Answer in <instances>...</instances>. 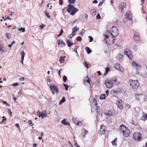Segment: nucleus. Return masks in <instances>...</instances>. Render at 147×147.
Instances as JSON below:
<instances>
[{"label":"nucleus","mask_w":147,"mask_h":147,"mask_svg":"<svg viewBox=\"0 0 147 147\" xmlns=\"http://www.w3.org/2000/svg\"><path fill=\"white\" fill-rule=\"evenodd\" d=\"M129 82L131 86L133 89H137L139 86V82L137 80H129Z\"/></svg>","instance_id":"4"},{"label":"nucleus","mask_w":147,"mask_h":147,"mask_svg":"<svg viewBox=\"0 0 147 147\" xmlns=\"http://www.w3.org/2000/svg\"><path fill=\"white\" fill-rule=\"evenodd\" d=\"M8 112H9V113L11 115V117H12V113L11 112V110H10V109H8Z\"/></svg>","instance_id":"63"},{"label":"nucleus","mask_w":147,"mask_h":147,"mask_svg":"<svg viewBox=\"0 0 147 147\" xmlns=\"http://www.w3.org/2000/svg\"><path fill=\"white\" fill-rule=\"evenodd\" d=\"M63 85L65 87V89L66 90H67L68 88V86L65 84H63Z\"/></svg>","instance_id":"44"},{"label":"nucleus","mask_w":147,"mask_h":147,"mask_svg":"<svg viewBox=\"0 0 147 147\" xmlns=\"http://www.w3.org/2000/svg\"><path fill=\"white\" fill-rule=\"evenodd\" d=\"M126 18L127 19V20H132V16L129 12H126Z\"/></svg>","instance_id":"18"},{"label":"nucleus","mask_w":147,"mask_h":147,"mask_svg":"<svg viewBox=\"0 0 147 147\" xmlns=\"http://www.w3.org/2000/svg\"><path fill=\"white\" fill-rule=\"evenodd\" d=\"M115 68L117 69L121 72H123V70L122 68L120 67V64L116 63L115 64Z\"/></svg>","instance_id":"14"},{"label":"nucleus","mask_w":147,"mask_h":147,"mask_svg":"<svg viewBox=\"0 0 147 147\" xmlns=\"http://www.w3.org/2000/svg\"><path fill=\"white\" fill-rule=\"evenodd\" d=\"M142 76L144 78H146L147 77V74L145 73H143L142 75Z\"/></svg>","instance_id":"43"},{"label":"nucleus","mask_w":147,"mask_h":147,"mask_svg":"<svg viewBox=\"0 0 147 147\" xmlns=\"http://www.w3.org/2000/svg\"><path fill=\"white\" fill-rule=\"evenodd\" d=\"M61 123L62 124H64L65 125H69V123L66 121L65 119H64L63 120L61 121Z\"/></svg>","instance_id":"24"},{"label":"nucleus","mask_w":147,"mask_h":147,"mask_svg":"<svg viewBox=\"0 0 147 147\" xmlns=\"http://www.w3.org/2000/svg\"><path fill=\"white\" fill-rule=\"evenodd\" d=\"M18 30L19 31H22V32H24L25 31V28H18Z\"/></svg>","instance_id":"39"},{"label":"nucleus","mask_w":147,"mask_h":147,"mask_svg":"<svg viewBox=\"0 0 147 147\" xmlns=\"http://www.w3.org/2000/svg\"><path fill=\"white\" fill-rule=\"evenodd\" d=\"M123 133L124 136L126 137H128L130 134V131L129 129L127 128L124 130H123Z\"/></svg>","instance_id":"11"},{"label":"nucleus","mask_w":147,"mask_h":147,"mask_svg":"<svg viewBox=\"0 0 147 147\" xmlns=\"http://www.w3.org/2000/svg\"><path fill=\"white\" fill-rule=\"evenodd\" d=\"M85 49L88 54H90L92 52V50L89 47H86Z\"/></svg>","instance_id":"30"},{"label":"nucleus","mask_w":147,"mask_h":147,"mask_svg":"<svg viewBox=\"0 0 147 147\" xmlns=\"http://www.w3.org/2000/svg\"><path fill=\"white\" fill-rule=\"evenodd\" d=\"M38 116L40 117H41V118L42 119L46 117H47V114L45 111L44 112H42L41 114H39Z\"/></svg>","instance_id":"17"},{"label":"nucleus","mask_w":147,"mask_h":147,"mask_svg":"<svg viewBox=\"0 0 147 147\" xmlns=\"http://www.w3.org/2000/svg\"><path fill=\"white\" fill-rule=\"evenodd\" d=\"M63 82L65 83L66 82L67 80V78L66 76H64L63 77Z\"/></svg>","instance_id":"41"},{"label":"nucleus","mask_w":147,"mask_h":147,"mask_svg":"<svg viewBox=\"0 0 147 147\" xmlns=\"http://www.w3.org/2000/svg\"><path fill=\"white\" fill-rule=\"evenodd\" d=\"M117 79L116 78H114L110 79H107L105 81V84L107 88H112L115 83L116 84H119V82L117 81Z\"/></svg>","instance_id":"2"},{"label":"nucleus","mask_w":147,"mask_h":147,"mask_svg":"<svg viewBox=\"0 0 147 147\" xmlns=\"http://www.w3.org/2000/svg\"><path fill=\"white\" fill-rule=\"evenodd\" d=\"M82 20L83 21H86L88 19V16L86 13H84L82 14Z\"/></svg>","instance_id":"20"},{"label":"nucleus","mask_w":147,"mask_h":147,"mask_svg":"<svg viewBox=\"0 0 147 147\" xmlns=\"http://www.w3.org/2000/svg\"><path fill=\"white\" fill-rule=\"evenodd\" d=\"M15 126L18 128L20 130V126L19 125L18 123H16L15 124Z\"/></svg>","instance_id":"64"},{"label":"nucleus","mask_w":147,"mask_h":147,"mask_svg":"<svg viewBox=\"0 0 147 147\" xmlns=\"http://www.w3.org/2000/svg\"><path fill=\"white\" fill-rule=\"evenodd\" d=\"M3 102L4 104L6 105L7 106H9V104L7 103V102L6 101H3Z\"/></svg>","instance_id":"52"},{"label":"nucleus","mask_w":147,"mask_h":147,"mask_svg":"<svg viewBox=\"0 0 147 147\" xmlns=\"http://www.w3.org/2000/svg\"><path fill=\"white\" fill-rule=\"evenodd\" d=\"M110 69L109 67H107L105 69V71L108 73L110 71Z\"/></svg>","instance_id":"56"},{"label":"nucleus","mask_w":147,"mask_h":147,"mask_svg":"<svg viewBox=\"0 0 147 147\" xmlns=\"http://www.w3.org/2000/svg\"><path fill=\"white\" fill-rule=\"evenodd\" d=\"M76 35L75 33L72 32V33L69 35V39H71L72 38Z\"/></svg>","instance_id":"38"},{"label":"nucleus","mask_w":147,"mask_h":147,"mask_svg":"<svg viewBox=\"0 0 147 147\" xmlns=\"http://www.w3.org/2000/svg\"><path fill=\"white\" fill-rule=\"evenodd\" d=\"M21 54L22 56L21 63L22 65H23V60L24 57L25 53L23 51H21Z\"/></svg>","instance_id":"19"},{"label":"nucleus","mask_w":147,"mask_h":147,"mask_svg":"<svg viewBox=\"0 0 147 147\" xmlns=\"http://www.w3.org/2000/svg\"><path fill=\"white\" fill-rule=\"evenodd\" d=\"M66 43L67 46L69 47H70L74 44V43L71 42L70 40H66Z\"/></svg>","instance_id":"21"},{"label":"nucleus","mask_w":147,"mask_h":147,"mask_svg":"<svg viewBox=\"0 0 147 147\" xmlns=\"http://www.w3.org/2000/svg\"><path fill=\"white\" fill-rule=\"evenodd\" d=\"M134 38L136 41H139L140 40V36L139 35L135 34L134 35Z\"/></svg>","instance_id":"22"},{"label":"nucleus","mask_w":147,"mask_h":147,"mask_svg":"<svg viewBox=\"0 0 147 147\" xmlns=\"http://www.w3.org/2000/svg\"><path fill=\"white\" fill-rule=\"evenodd\" d=\"M24 77H22V78H19V80L21 81H24Z\"/></svg>","instance_id":"61"},{"label":"nucleus","mask_w":147,"mask_h":147,"mask_svg":"<svg viewBox=\"0 0 147 147\" xmlns=\"http://www.w3.org/2000/svg\"><path fill=\"white\" fill-rule=\"evenodd\" d=\"M63 1L62 0H59V3L60 5H62L63 4Z\"/></svg>","instance_id":"62"},{"label":"nucleus","mask_w":147,"mask_h":147,"mask_svg":"<svg viewBox=\"0 0 147 147\" xmlns=\"http://www.w3.org/2000/svg\"><path fill=\"white\" fill-rule=\"evenodd\" d=\"M88 38H89V42H92L93 40V38L92 37L89 36H88Z\"/></svg>","instance_id":"45"},{"label":"nucleus","mask_w":147,"mask_h":147,"mask_svg":"<svg viewBox=\"0 0 147 147\" xmlns=\"http://www.w3.org/2000/svg\"><path fill=\"white\" fill-rule=\"evenodd\" d=\"M79 28L77 27L76 26L73 28L72 29V32H74L75 33L77 30H78Z\"/></svg>","instance_id":"34"},{"label":"nucleus","mask_w":147,"mask_h":147,"mask_svg":"<svg viewBox=\"0 0 147 147\" xmlns=\"http://www.w3.org/2000/svg\"><path fill=\"white\" fill-rule=\"evenodd\" d=\"M87 79V80H86V82L88 83H90V80L88 76L86 77V80Z\"/></svg>","instance_id":"46"},{"label":"nucleus","mask_w":147,"mask_h":147,"mask_svg":"<svg viewBox=\"0 0 147 147\" xmlns=\"http://www.w3.org/2000/svg\"><path fill=\"white\" fill-rule=\"evenodd\" d=\"M126 127L123 125H121L119 127V129L120 130H124L126 129Z\"/></svg>","instance_id":"26"},{"label":"nucleus","mask_w":147,"mask_h":147,"mask_svg":"<svg viewBox=\"0 0 147 147\" xmlns=\"http://www.w3.org/2000/svg\"><path fill=\"white\" fill-rule=\"evenodd\" d=\"M66 9L67 11L71 15H74L78 10L77 8L71 4H69Z\"/></svg>","instance_id":"3"},{"label":"nucleus","mask_w":147,"mask_h":147,"mask_svg":"<svg viewBox=\"0 0 147 147\" xmlns=\"http://www.w3.org/2000/svg\"><path fill=\"white\" fill-rule=\"evenodd\" d=\"M93 102L95 103V106H97V101L96 99L95 98H94L93 99Z\"/></svg>","instance_id":"51"},{"label":"nucleus","mask_w":147,"mask_h":147,"mask_svg":"<svg viewBox=\"0 0 147 147\" xmlns=\"http://www.w3.org/2000/svg\"><path fill=\"white\" fill-rule=\"evenodd\" d=\"M84 65L85 66V67H86V68H88V65L87 64L86 62H84Z\"/></svg>","instance_id":"58"},{"label":"nucleus","mask_w":147,"mask_h":147,"mask_svg":"<svg viewBox=\"0 0 147 147\" xmlns=\"http://www.w3.org/2000/svg\"><path fill=\"white\" fill-rule=\"evenodd\" d=\"M96 14V11H94L92 12V15L93 16H94Z\"/></svg>","instance_id":"57"},{"label":"nucleus","mask_w":147,"mask_h":147,"mask_svg":"<svg viewBox=\"0 0 147 147\" xmlns=\"http://www.w3.org/2000/svg\"><path fill=\"white\" fill-rule=\"evenodd\" d=\"M117 104L118 107L120 109H122L123 107V103L122 102V101L121 99H118L117 100Z\"/></svg>","instance_id":"8"},{"label":"nucleus","mask_w":147,"mask_h":147,"mask_svg":"<svg viewBox=\"0 0 147 147\" xmlns=\"http://www.w3.org/2000/svg\"><path fill=\"white\" fill-rule=\"evenodd\" d=\"M72 122L76 124L77 125H80H80H82V122L80 121H78L76 118L73 117L72 119Z\"/></svg>","instance_id":"15"},{"label":"nucleus","mask_w":147,"mask_h":147,"mask_svg":"<svg viewBox=\"0 0 147 147\" xmlns=\"http://www.w3.org/2000/svg\"><path fill=\"white\" fill-rule=\"evenodd\" d=\"M138 48V46L136 45H135L133 47L135 51H137Z\"/></svg>","instance_id":"42"},{"label":"nucleus","mask_w":147,"mask_h":147,"mask_svg":"<svg viewBox=\"0 0 147 147\" xmlns=\"http://www.w3.org/2000/svg\"><path fill=\"white\" fill-rule=\"evenodd\" d=\"M83 130L84 132L82 133L81 135L83 137H85V135L88 133V131L87 130L85 131L84 129H83Z\"/></svg>","instance_id":"25"},{"label":"nucleus","mask_w":147,"mask_h":147,"mask_svg":"<svg viewBox=\"0 0 147 147\" xmlns=\"http://www.w3.org/2000/svg\"><path fill=\"white\" fill-rule=\"evenodd\" d=\"M0 51L1 52H4V50L3 48L2 45L1 44H0Z\"/></svg>","instance_id":"40"},{"label":"nucleus","mask_w":147,"mask_h":147,"mask_svg":"<svg viewBox=\"0 0 147 147\" xmlns=\"http://www.w3.org/2000/svg\"><path fill=\"white\" fill-rule=\"evenodd\" d=\"M124 53L129 58L131 59L133 57L130 51H128L127 49H125L124 52Z\"/></svg>","instance_id":"13"},{"label":"nucleus","mask_w":147,"mask_h":147,"mask_svg":"<svg viewBox=\"0 0 147 147\" xmlns=\"http://www.w3.org/2000/svg\"><path fill=\"white\" fill-rule=\"evenodd\" d=\"M132 65L133 66L135 67L136 68V70H140L141 69L140 65L139 64L136 63L134 61L132 62Z\"/></svg>","instance_id":"10"},{"label":"nucleus","mask_w":147,"mask_h":147,"mask_svg":"<svg viewBox=\"0 0 147 147\" xmlns=\"http://www.w3.org/2000/svg\"><path fill=\"white\" fill-rule=\"evenodd\" d=\"M96 18L97 19L99 20L100 18V14L98 13L96 16Z\"/></svg>","instance_id":"48"},{"label":"nucleus","mask_w":147,"mask_h":147,"mask_svg":"<svg viewBox=\"0 0 147 147\" xmlns=\"http://www.w3.org/2000/svg\"><path fill=\"white\" fill-rule=\"evenodd\" d=\"M65 98L64 97H63L62 99L60 100L59 103V105H61V104L64 102L65 101Z\"/></svg>","instance_id":"28"},{"label":"nucleus","mask_w":147,"mask_h":147,"mask_svg":"<svg viewBox=\"0 0 147 147\" xmlns=\"http://www.w3.org/2000/svg\"><path fill=\"white\" fill-rule=\"evenodd\" d=\"M141 136L142 135L140 133L135 132L134 134L133 137L134 139L136 140H138V141H139L141 139Z\"/></svg>","instance_id":"6"},{"label":"nucleus","mask_w":147,"mask_h":147,"mask_svg":"<svg viewBox=\"0 0 147 147\" xmlns=\"http://www.w3.org/2000/svg\"><path fill=\"white\" fill-rule=\"evenodd\" d=\"M18 85V83H15L12 84L11 86H13L14 87H15L17 86Z\"/></svg>","instance_id":"60"},{"label":"nucleus","mask_w":147,"mask_h":147,"mask_svg":"<svg viewBox=\"0 0 147 147\" xmlns=\"http://www.w3.org/2000/svg\"><path fill=\"white\" fill-rule=\"evenodd\" d=\"M3 119L2 120V121L1 122V123H2L3 122L4 123H6L7 121V118L4 116H3L2 117Z\"/></svg>","instance_id":"33"},{"label":"nucleus","mask_w":147,"mask_h":147,"mask_svg":"<svg viewBox=\"0 0 147 147\" xmlns=\"http://www.w3.org/2000/svg\"><path fill=\"white\" fill-rule=\"evenodd\" d=\"M45 13L48 18H50V16L49 15V13L48 12H47L46 11H45Z\"/></svg>","instance_id":"47"},{"label":"nucleus","mask_w":147,"mask_h":147,"mask_svg":"<svg viewBox=\"0 0 147 147\" xmlns=\"http://www.w3.org/2000/svg\"><path fill=\"white\" fill-rule=\"evenodd\" d=\"M125 107H126V108L128 109H129L130 108L131 106L127 104V105H126L125 106Z\"/></svg>","instance_id":"55"},{"label":"nucleus","mask_w":147,"mask_h":147,"mask_svg":"<svg viewBox=\"0 0 147 147\" xmlns=\"http://www.w3.org/2000/svg\"><path fill=\"white\" fill-rule=\"evenodd\" d=\"M50 87L51 91H55L56 93H58L59 92L57 87L56 86L53 85V84H50Z\"/></svg>","instance_id":"7"},{"label":"nucleus","mask_w":147,"mask_h":147,"mask_svg":"<svg viewBox=\"0 0 147 147\" xmlns=\"http://www.w3.org/2000/svg\"><path fill=\"white\" fill-rule=\"evenodd\" d=\"M58 46L61 47H62L65 46V42L59 39L57 41Z\"/></svg>","instance_id":"12"},{"label":"nucleus","mask_w":147,"mask_h":147,"mask_svg":"<svg viewBox=\"0 0 147 147\" xmlns=\"http://www.w3.org/2000/svg\"><path fill=\"white\" fill-rule=\"evenodd\" d=\"M119 31L117 28L114 26H113L110 31H107L106 34L105 35V41L106 43L108 42L109 36H111V37L113 38L116 37L118 35Z\"/></svg>","instance_id":"1"},{"label":"nucleus","mask_w":147,"mask_h":147,"mask_svg":"<svg viewBox=\"0 0 147 147\" xmlns=\"http://www.w3.org/2000/svg\"><path fill=\"white\" fill-rule=\"evenodd\" d=\"M105 94H101L100 96V98L101 100L105 99Z\"/></svg>","instance_id":"35"},{"label":"nucleus","mask_w":147,"mask_h":147,"mask_svg":"<svg viewBox=\"0 0 147 147\" xmlns=\"http://www.w3.org/2000/svg\"><path fill=\"white\" fill-rule=\"evenodd\" d=\"M112 145L113 146H117V144L116 143V142L114 141H113L111 142Z\"/></svg>","instance_id":"53"},{"label":"nucleus","mask_w":147,"mask_h":147,"mask_svg":"<svg viewBox=\"0 0 147 147\" xmlns=\"http://www.w3.org/2000/svg\"><path fill=\"white\" fill-rule=\"evenodd\" d=\"M105 127L104 125H101L100 128V131H99V133L100 134H103L105 132Z\"/></svg>","instance_id":"16"},{"label":"nucleus","mask_w":147,"mask_h":147,"mask_svg":"<svg viewBox=\"0 0 147 147\" xmlns=\"http://www.w3.org/2000/svg\"><path fill=\"white\" fill-rule=\"evenodd\" d=\"M85 32V30L84 29H83L82 30L81 32L80 33H79V34L81 36H83V34H82V33L83 32V33H84Z\"/></svg>","instance_id":"49"},{"label":"nucleus","mask_w":147,"mask_h":147,"mask_svg":"<svg viewBox=\"0 0 147 147\" xmlns=\"http://www.w3.org/2000/svg\"><path fill=\"white\" fill-rule=\"evenodd\" d=\"M65 57L61 56L59 59L60 63H62L64 62V58Z\"/></svg>","instance_id":"27"},{"label":"nucleus","mask_w":147,"mask_h":147,"mask_svg":"<svg viewBox=\"0 0 147 147\" xmlns=\"http://www.w3.org/2000/svg\"><path fill=\"white\" fill-rule=\"evenodd\" d=\"M28 122L30 125L31 126H33V125L32 124V123L31 120H29Z\"/></svg>","instance_id":"54"},{"label":"nucleus","mask_w":147,"mask_h":147,"mask_svg":"<svg viewBox=\"0 0 147 147\" xmlns=\"http://www.w3.org/2000/svg\"><path fill=\"white\" fill-rule=\"evenodd\" d=\"M141 95L140 94H137L135 95V97L137 100H139L140 97Z\"/></svg>","instance_id":"37"},{"label":"nucleus","mask_w":147,"mask_h":147,"mask_svg":"<svg viewBox=\"0 0 147 147\" xmlns=\"http://www.w3.org/2000/svg\"><path fill=\"white\" fill-rule=\"evenodd\" d=\"M82 40V38L80 36H78L77 38V40L78 41H80L81 40Z\"/></svg>","instance_id":"50"},{"label":"nucleus","mask_w":147,"mask_h":147,"mask_svg":"<svg viewBox=\"0 0 147 147\" xmlns=\"http://www.w3.org/2000/svg\"><path fill=\"white\" fill-rule=\"evenodd\" d=\"M123 54H119L118 56L117 57V59L119 60H121L123 58Z\"/></svg>","instance_id":"31"},{"label":"nucleus","mask_w":147,"mask_h":147,"mask_svg":"<svg viewBox=\"0 0 147 147\" xmlns=\"http://www.w3.org/2000/svg\"><path fill=\"white\" fill-rule=\"evenodd\" d=\"M76 1V0H68V2L69 4L71 5L72 4L74 3Z\"/></svg>","instance_id":"36"},{"label":"nucleus","mask_w":147,"mask_h":147,"mask_svg":"<svg viewBox=\"0 0 147 147\" xmlns=\"http://www.w3.org/2000/svg\"><path fill=\"white\" fill-rule=\"evenodd\" d=\"M121 89H113L111 91L110 94L113 96L117 97L118 95L119 94L121 93Z\"/></svg>","instance_id":"5"},{"label":"nucleus","mask_w":147,"mask_h":147,"mask_svg":"<svg viewBox=\"0 0 147 147\" xmlns=\"http://www.w3.org/2000/svg\"><path fill=\"white\" fill-rule=\"evenodd\" d=\"M90 87V88H92L93 86V83L92 82H90L89 83Z\"/></svg>","instance_id":"59"},{"label":"nucleus","mask_w":147,"mask_h":147,"mask_svg":"<svg viewBox=\"0 0 147 147\" xmlns=\"http://www.w3.org/2000/svg\"><path fill=\"white\" fill-rule=\"evenodd\" d=\"M126 4L124 2L121 3L119 5V11L122 12H123L124 9L126 7Z\"/></svg>","instance_id":"9"},{"label":"nucleus","mask_w":147,"mask_h":147,"mask_svg":"<svg viewBox=\"0 0 147 147\" xmlns=\"http://www.w3.org/2000/svg\"><path fill=\"white\" fill-rule=\"evenodd\" d=\"M105 114L108 116H110L112 115V113L111 111H106L105 112Z\"/></svg>","instance_id":"23"},{"label":"nucleus","mask_w":147,"mask_h":147,"mask_svg":"<svg viewBox=\"0 0 147 147\" xmlns=\"http://www.w3.org/2000/svg\"><path fill=\"white\" fill-rule=\"evenodd\" d=\"M5 36L6 38L8 39H10L11 38V34H10L8 33H5Z\"/></svg>","instance_id":"32"},{"label":"nucleus","mask_w":147,"mask_h":147,"mask_svg":"<svg viewBox=\"0 0 147 147\" xmlns=\"http://www.w3.org/2000/svg\"><path fill=\"white\" fill-rule=\"evenodd\" d=\"M78 47H79L78 46L76 45L74 47V48H72L73 51L76 52L77 54H78V52L77 51V49Z\"/></svg>","instance_id":"29"}]
</instances>
